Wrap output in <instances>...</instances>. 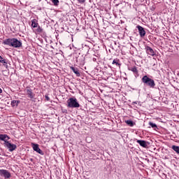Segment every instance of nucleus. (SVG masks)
Returning <instances> with one entry per match:
<instances>
[{
	"instance_id": "f257e3e1",
	"label": "nucleus",
	"mask_w": 179,
	"mask_h": 179,
	"mask_svg": "<svg viewBox=\"0 0 179 179\" xmlns=\"http://www.w3.org/2000/svg\"><path fill=\"white\" fill-rule=\"evenodd\" d=\"M4 45H8V47H13V48H20L22 43V41L18 40L16 38H8L3 41Z\"/></svg>"
},
{
	"instance_id": "f03ea898",
	"label": "nucleus",
	"mask_w": 179,
	"mask_h": 179,
	"mask_svg": "<svg viewBox=\"0 0 179 179\" xmlns=\"http://www.w3.org/2000/svg\"><path fill=\"white\" fill-rule=\"evenodd\" d=\"M143 83L145 85V86H148L151 89H155L156 86V83H155V80L149 78L148 76H144L141 79Z\"/></svg>"
},
{
	"instance_id": "7ed1b4c3",
	"label": "nucleus",
	"mask_w": 179,
	"mask_h": 179,
	"mask_svg": "<svg viewBox=\"0 0 179 179\" xmlns=\"http://www.w3.org/2000/svg\"><path fill=\"white\" fill-rule=\"evenodd\" d=\"M67 107L69 108H79L80 104L76 98L71 97L67 100Z\"/></svg>"
},
{
	"instance_id": "20e7f679",
	"label": "nucleus",
	"mask_w": 179,
	"mask_h": 179,
	"mask_svg": "<svg viewBox=\"0 0 179 179\" xmlns=\"http://www.w3.org/2000/svg\"><path fill=\"white\" fill-rule=\"evenodd\" d=\"M3 145L5 148L8 149L9 152H13V150H16V148H17L16 145L13 144L9 141H6V143H3Z\"/></svg>"
},
{
	"instance_id": "39448f33",
	"label": "nucleus",
	"mask_w": 179,
	"mask_h": 179,
	"mask_svg": "<svg viewBox=\"0 0 179 179\" xmlns=\"http://www.w3.org/2000/svg\"><path fill=\"white\" fill-rule=\"evenodd\" d=\"M31 146L32 147V149H34V152H36V153H38L39 155H41L42 156H43L44 152H43V150H41V149H40L38 144L31 143Z\"/></svg>"
},
{
	"instance_id": "423d86ee",
	"label": "nucleus",
	"mask_w": 179,
	"mask_h": 179,
	"mask_svg": "<svg viewBox=\"0 0 179 179\" xmlns=\"http://www.w3.org/2000/svg\"><path fill=\"white\" fill-rule=\"evenodd\" d=\"M136 29L138 30V33L140 34V37H145L146 36V31H145V28L141 25H137Z\"/></svg>"
},
{
	"instance_id": "0eeeda50",
	"label": "nucleus",
	"mask_w": 179,
	"mask_h": 179,
	"mask_svg": "<svg viewBox=\"0 0 179 179\" xmlns=\"http://www.w3.org/2000/svg\"><path fill=\"white\" fill-rule=\"evenodd\" d=\"M0 176L5 178H10V173L5 169H0Z\"/></svg>"
},
{
	"instance_id": "6e6552de",
	"label": "nucleus",
	"mask_w": 179,
	"mask_h": 179,
	"mask_svg": "<svg viewBox=\"0 0 179 179\" xmlns=\"http://www.w3.org/2000/svg\"><path fill=\"white\" fill-rule=\"evenodd\" d=\"M25 91L29 99H34V96H36V94H34L33 90L30 87H27Z\"/></svg>"
},
{
	"instance_id": "1a4fd4ad",
	"label": "nucleus",
	"mask_w": 179,
	"mask_h": 179,
	"mask_svg": "<svg viewBox=\"0 0 179 179\" xmlns=\"http://www.w3.org/2000/svg\"><path fill=\"white\" fill-rule=\"evenodd\" d=\"M137 143H138V145H140V146H141L142 148H148V146H149V142L145 141V140H138L136 139Z\"/></svg>"
},
{
	"instance_id": "9d476101",
	"label": "nucleus",
	"mask_w": 179,
	"mask_h": 179,
	"mask_svg": "<svg viewBox=\"0 0 179 179\" xmlns=\"http://www.w3.org/2000/svg\"><path fill=\"white\" fill-rule=\"evenodd\" d=\"M76 62L80 66H83L85 65V57L80 56V57H77Z\"/></svg>"
},
{
	"instance_id": "9b49d317",
	"label": "nucleus",
	"mask_w": 179,
	"mask_h": 179,
	"mask_svg": "<svg viewBox=\"0 0 179 179\" xmlns=\"http://www.w3.org/2000/svg\"><path fill=\"white\" fill-rule=\"evenodd\" d=\"M9 139H10V137H9L8 134H0V141H3L4 143H6V142H9Z\"/></svg>"
},
{
	"instance_id": "f8f14e48",
	"label": "nucleus",
	"mask_w": 179,
	"mask_h": 179,
	"mask_svg": "<svg viewBox=\"0 0 179 179\" xmlns=\"http://www.w3.org/2000/svg\"><path fill=\"white\" fill-rule=\"evenodd\" d=\"M145 51H146L147 54H148V55L155 57V50H153V49L152 48H150V46L145 47Z\"/></svg>"
},
{
	"instance_id": "ddd939ff",
	"label": "nucleus",
	"mask_w": 179,
	"mask_h": 179,
	"mask_svg": "<svg viewBox=\"0 0 179 179\" xmlns=\"http://www.w3.org/2000/svg\"><path fill=\"white\" fill-rule=\"evenodd\" d=\"M129 71H131V72H133L135 78H138L139 76V73L138 72V67L134 66L129 69Z\"/></svg>"
},
{
	"instance_id": "4468645a",
	"label": "nucleus",
	"mask_w": 179,
	"mask_h": 179,
	"mask_svg": "<svg viewBox=\"0 0 179 179\" xmlns=\"http://www.w3.org/2000/svg\"><path fill=\"white\" fill-rule=\"evenodd\" d=\"M70 69L73 71V73H75V75H76L78 78L80 76V72H79V69H78V67H74L73 66H71Z\"/></svg>"
},
{
	"instance_id": "2eb2a0df",
	"label": "nucleus",
	"mask_w": 179,
	"mask_h": 179,
	"mask_svg": "<svg viewBox=\"0 0 179 179\" xmlns=\"http://www.w3.org/2000/svg\"><path fill=\"white\" fill-rule=\"evenodd\" d=\"M0 62L3 64V66H6V68H8V59H3L2 56L0 55Z\"/></svg>"
},
{
	"instance_id": "dca6fc26",
	"label": "nucleus",
	"mask_w": 179,
	"mask_h": 179,
	"mask_svg": "<svg viewBox=\"0 0 179 179\" xmlns=\"http://www.w3.org/2000/svg\"><path fill=\"white\" fill-rule=\"evenodd\" d=\"M148 125H150V127H151V128H153V129H154L155 131H157V129H159L157 128V124H155V123H153V122H148Z\"/></svg>"
},
{
	"instance_id": "f3484780",
	"label": "nucleus",
	"mask_w": 179,
	"mask_h": 179,
	"mask_svg": "<svg viewBox=\"0 0 179 179\" xmlns=\"http://www.w3.org/2000/svg\"><path fill=\"white\" fill-rule=\"evenodd\" d=\"M31 26L34 28L38 27V23L37 22V20L34 19L31 20Z\"/></svg>"
},
{
	"instance_id": "a211bd4d",
	"label": "nucleus",
	"mask_w": 179,
	"mask_h": 179,
	"mask_svg": "<svg viewBox=\"0 0 179 179\" xmlns=\"http://www.w3.org/2000/svg\"><path fill=\"white\" fill-rule=\"evenodd\" d=\"M19 103H20V101L13 100L11 101V106L12 107H17V106H19Z\"/></svg>"
},
{
	"instance_id": "6ab92c4d",
	"label": "nucleus",
	"mask_w": 179,
	"mask_h": 179,
	"mask_svg": "<svg viewBox=\"0 0 179 179\" xmlns=\"http://www.w3.org/2000/svg\"><path fill=\"white\" fill-rule=\"evenodd\" d=\"M171 149L177 153V155H179V146L177 145H172Z\"/></svg>"
},
{
	"instance_id": "aec40b11",
	"label": "nucleus",
	"mask_w": 179,
	"mask_h": 179,
	"mask_svg": "<svg viewBox=\"0 0 179 179\" xmlns=\"http://www.w3.org/2000/svg\"><path fill=\"white\" fill-rule=\"evenodd\" d=\"M125 122L127 125H129V127H134V125H135V123L132 120H126Z\"/></svg>"
},
{
	"instance_id": "412c9836",
	"label": "nucleus",
	"mask_w": 179,
	"mask_h": 179,
	"mask_svg": "<svg viewBox=\"0 0 179 179\" xmlns=\"http://www.w3.org/2000/svg\"><path fill=\"white\" fill-rule=\"evenodd\" d=\"M53 3L54 6H58L59 5V0H50Z\"/></svg>"
},
{
	"instance_id": "4be33fe9",
	"label": "nucleus",
	"mask_w": 179,
	"mask_h": 179,
	"mask_svg": "<svg viewBox=\"0 0 179 179\" xmlns=\"http://www.w3.org/2000/svg\"><path fill=\"white\" fill-rule=\"evenodd\" d=\"M118 61L119 60H117V59H114L113 61V65H116V66H121V64H120L119 62H118Z\"/></svg>"
},
{
	"instance_id": "5701e85b",
	"label": "nucleus",
	"mask_w": 179,
	"mask_h": 179,
	"mask_svg": "<svg viewBox=\"0 0 179 179\" xmlns=\"http://www.w3.org/2000/svg\"><path fill=\"white\" fill-rule=\"evenodd\" d=\"M37 33H43V28H41L40 26L38 27L36 29Z\"/></svg>"
},
{
	"instance_id": "b1692460",
	"label": "nucleus",
	"mask_w": 179,
	"mask_h": 179,
	"mask_svg": "<svg viewBox=\"0 0 179 179\" xmlns=\"http://www.w3.org/2000/svg\"><path fill=\"white\" fill-rule=\"evenodd\" d=\"M45 99L47 100V101H50V97L48 96V94L45 95Z\"/></svg>"
},
{
	"instance_id": "393cba45",
	"label": "nucleus",
	"mask_w": 179,
	"mask_h": 179,
	"mask_svg": "<svg viewBox=\"0 0 179 179\" xmlns=\"http://www.w3.org/2000/svg\"><path fill=\"white\" fill-rule=\"evenodd\" d=\"M62 111L64 114H66L68 113V110L66 109H62Z\"/></svg>"
},
{
	"instance_id": "a878e982",
	"label": "nucleus",
	"mask_w": 179,
	"mask_h": 179,
	"mask_svg": "<svg viewBox=\"0 0 179 179\" xmlns=\"http://www.w3.org/2000/svg\"><path fill=\"white\" fill-rule=\"evenodd\" d=\"M85 1H86V0H78V2H79L80 3H85Z\"/></svg>"
},
{
	"instance_id": "bb28decb",
	"label": "nucleus",
	"mask_w": 179,
	"mask_h": 179,
	"mask_svg": "<svg viewBox=\"0 0 179 179\" xmlns=\"http://www.w3.org/2000/svg\"><path fill=\"white\" fill-rule=\"evenodd\" d=\"M133 104H138V101H134V102H133Z\"/></svg>"
},
{
	"instance_id": "cd10ccee",
	"label": "nucleus",
	"mask_w": 179,
	"mask_h": 179,
	"mask_svg": "<svg viewBox=\"0 0 179 179\" xmlns=\"http://www.w3.org/2000/svg\"><path fill=\"white\" fill-rule=\"evenodd\" d=\"M2 93V89L0 88V94Z\"/></svg>"
},
{
	"instance_id": "c85d7f7f",
	"label": "nucleus",
	"mask_w": 179,
	"mask_h": 179,
	"mask_svg": "<svg viewBox=\"0 0 179 179\" xmlns=\"http://www.w3.org/2000/svg\"><path fill=\"white\" fill-rule=\"evenodd\" d=\"M40 1H41V0H39V2H40Z\"/></svg>"
}]
</instances>
